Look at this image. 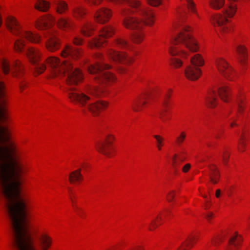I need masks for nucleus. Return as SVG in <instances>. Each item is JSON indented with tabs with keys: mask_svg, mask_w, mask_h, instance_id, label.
I'll return each mask as SVG.
<instances>
[{
	"mask_svg": "<svg viewBox=\"0 0 250 250\" xmlns=\"http://www.w3.org/2000/svg\"><path fill=\"white\" fill-rule=\"evenodd\" d=\"M46 62L51 67L54 76H62L67 74V83L69 86L66 92L71 101L78 104L83 113L90 112L97 116L107 105L105 102L95 101L92 97H98L105 95L106 90L101 86L88 87L85 93L78 91L71 85H76L83 78L82 72L77 68H73L71 62L65 60L61 62L57 58L49 57Z\"/></svg>",
	"mask_w": 250,
	"mask_h": 250,
	"instance_id": "f257e3e1",
	"label": "nucleus"
},
{
	"mask_svg": "<svg viewBox=\"0 0 250 250\" xmlns=\"http://www.w3.org/2000/svg\"><path fill=\"white\" fill-rule=\"evenodd\" d=\"M114 2H124L127 3L131 8L134 9L136 12L141 16V19L131 16L132 10L127 9L124 10L123 15L124 17V25L128 29H136L132 34L131 40L136 43L141 42L144 35L142 29L145 25H151L154 22V16L150 10L145 8L141 5L139 1L135 0H110Z\"/></svg>",
	"mask_w": 250,
	"mask_h": 250,
	"instance_id": "f03ea898",
	"label": "nucleus"
},
{
	"mask_svg": "<svg viewBox=\"0 0 250 250\" xmlns=\"http://www.w3.org/2000/svg\"><path fill=\"white\" fill-rule=\"evenodd\" d=\"M171 42L173 45H178V46H171L169 49V53L172 57L170 63L176 67L181 66L182 62L180 60L175 58V56L185 57L187 55V53L183 50L180 45L185 46L192 52L197 51L198 49L196 41L189 33V27L186 26L182 28L177 36L172 37Z\"/></svg>",
	"mask_w": 250,
	"mask_h": 250,
	"instance_id": "7ed1b4c3",
	"label": "nucleus"
},
{
	"mask_svg": "<svg viewBox=\"0 0 250 250\" xmlns=\"http://www.w3.org/2000/svg\"><path fill=\"white\" fill-rule=\"evenodd\" d=\"M7 27L9 30L19 36L15 42V49L17 51H22V47L24 45V40L34 43L40 42L41 36L39 35L30 31H24L20 29V25L17 21L14 18H10L7 21Z\"/></svg>",
	"mask_w": 250,
	"mask_h": 250,
	"instance_id": "20e7f679",
	"label": "nucleus"
},
{
	"mask_svg": "<svg viewBox=\"0 0 250 250\" xmlns=\"http://www.w3.org/2000/svg\"><path fill=\"white\" fill-rule=\"evenodd\" d=\"M237 5L235 3H230L224 10L223 14H217L212 17V24L218 27L220 33L223 36L230 32L231 25L229 23L227 18H231L236 12Z\"/></svg>",
	"mask_w": 250,
	"mask_h": 250,
	"instance_id": "39448f33",
	"label": "nucleus"
},
{
	"mask_svg": "<svg viewBox=\"0 0 250 250\" xmlns=\"http://www.w3.org/2000/svg\"><path fill=\"white\" fill-rule=\"evenodd\" d=\"M111 66L103 62H97L95 65H88L87 69L89 73L95 75L94 78L99 83H110L115 80L114 76L107 70Z\"/></svg>",
	"mask_w": 250,
	"mask_h": 250,
	"instance_id": "423d86ee",
	"label": "nucleus"
},
{
	"mask_svg": "<svg viewBox=\"0 0 250 250\" xmlns=\"http://www.w3.org/2000/svg\"><path fill=\"white\" fill-rule=\"evenodd\" d=\"M218 95L222 100L225 102H228L231 96V90L226 85H221L216 88L210 89L206 97V103L210 107H214L216 106V100Z\"/></svg>",
	"mask_w": 250,
	"mask_h": 250,
	"instance_id": "0eeeda50",
	"label": "nucleus"
},
{
	"mask_svg": "<svg viewBox=\"0 0 250 250\" xmlns=\"http://www.w3.org/2000/svg\"><path fill=\"white\" fill-rule=\"evenodd\" d=\"M26 55L30 62L33 64L35 72L38 74L42 73L45 70L46 66L43 63L39 62L41 54L39 50L33 47L29 48L27 50Z\"/></svg>",
	"mask_w": 250,
	"mask_h": 250,
	"instance_id": "6e6552de",
	"label": "nucleus"
},
{
	"mask_svg": "<svg viewBox=\"0 0 250 250\" xmlns=\"http://www.w3.org/2000/svg\"><path fill=\"white\" fill-rule=\"evenodd\" d=\"M215 64L219 72L226 79L232 80L234 75L232 67L227 61L222 58H218L215 60Z\"/></svg>",
	"mask_w": 250,
	"mask_h": 250,
	"instance_id": "1a4fd4ad",
	"label": "nucleus"
},
{
	"mask_svg": "<svg viewBox=\"0 0 250 250\" xmlns=\"http://www.w3.org/2000/svg\"><path fill=\"white\" fill-rule=\"evenodd\" d=\"M114 33V30L111 26L104 27L101 31L100 36L94 39L89 42L91 47H100L105 42V38L111 37Z\"/></svg>",
	"mask_w": 250,
	"mask_h": 250,
	"instance_id": "9d476101",
	"label": "nucleus"
},
{
	"mask_svg": "<svg viewBox=\"0 0 250 250\" xmlns=\"http://www.w3.org/2000/svg\"><path fill=\"white\" fill-rule=\"evenodd\" d=\"M46 39V47L50 51H54L60 47V42L56 37V33L52 30H48L44 33Z\"/></svg>",
	"mask_w": 250,
	"mask_h": 250,
	"instance_id": "9b49d317",
	"label": "nucleus"
},
{
	"mask_svg": "<svg viewBox=\"0 0 250 250\" xmlns=\"http://www.w3.org/2000/svg\"><path fill=\"white\" fill-rule=\"evenodd\" d=\"M94 11L95 19L97 22L100 23H104L107 22L112 15L110 10L105 7L97 8Z\"/></svg>",
	"mask_w": 250,
	"mask_h": 250,
	"instance_id": "f8f14e48",
	"label": "nucleus"
},
{
	"mask_svg": "<svg viewBox=\"0 0 250 250\" xmlns=\"http://www.w3.org/2000/svg\"><path fill=\"white\" fill-rule=\"evenodd\" d=\"M113 140V137L108 135L104 141L98 143L96 145L98 151L107 157H110L111 155L110 146Z\"/></svg>",
	"mask_w": 250,
	"mask_h": 250,
	"instance_id": "ddd939ff",
	"label": "nucleus"
},
{
	"mask_svg": "<svg viewBox=\"0 0 250 250\" xmlns=\"http://www.w3.org/2000/svg\"><path fill=\"white\" fill-rule=\"evenodd\" d=\"M109 58L115 62L126 63L131 61V59L124 53H120L113 49H110L107 52Z\"/></svg>",
	"mask_w": 250,
	"mask_h": 250,
	"instance_id": "4468645a",
	"label": "nucleus"
},
{
	"mask_svg": "<svg viewBox=\"0 0 250 250\" xmlns=\"http://www.w3.org/2000/svg\"><path fill=\"white\" fill-rule=\"evenodd\" d=\"M201 74V71L199 67L189 65L185 70V75L187 79L191 81L197 80Z\"/></svg>",
	"mask_w": 250,
	"mask_h": 250,
	"instance_id": "2eb2a0df",
	"label": "nucleus"
},
{
	"mask_svg": "<svg viewBox=\"0 0 250 250\" xmlns=\"http://www.w3.org/2000/svg\"><path fill=\"white\" fill-rule=\"evenodd\" d=\"M55 22L54 18L51 15H48L39 20L37 23V27L41 29H48Z\"/></svg>",
	"mask_w": 250,
	"mask_h": 250,
	"instance_id": "dca6fc26",
	"label": "nucleus"
},
{
	"mask_svg": "<svg viewBox=\"0 0 250 250\" xmlns=\"http://www.w3.org/2000/svg\"><path fill=\"white\" fill-rule=\"evenodd\" d=\"M82 55V52L78 49L73 48L69 45L65 47L62 51V55L63 57H68L73 59L79 58Z\"/></svg>",
	"mask_w": 250,
	"mask_h": 250,
	"instance_id": "f3484780",
	"label": "nucleus"
},
{
	"mask_svg": "<svg viewBox=\"0 0 250 250\" xmlns=\"http://www.w3.org/2000/svg\"><path fill=\"white\" fill-rule=\"evenodd\" d=\"M148 97L149 93L146 92L143 95L136 99L132 104L133 110L135 111L141 110L144 105L146 103V100Z\"/></svg>",
	"mask_w": 250,
	"mask_h": 250,
	"instance_id": "a211bd4d",
	"label": "nucleus"
},
{
	"mask_svg": "<svg viewBox=\"0 0 250 250\" xmlns=\"http://www.w3.org/2000/svg\"><path fill=\"white\" fill-rule=\"evenodd\" d=\"M52 243L51 238L47 234H42L39 238V247L41 250H48Z\"/></svg>",
	"mask_w": 250,
	"mask_h": 250,
	"instance_id": "6ab92c4d",
	"label": "nucleus"
},
{
	"mask_svg": "<svg viewBox=\"0 0 250 250\" xmlns=\"http://www.w3.org/2000/svg\"><path fill=\"white\" fill-rule=\"evenodd\" d=\"M53 7L59 14H62L68 9L67 4L61 0H53L52 2Z\"/></svg>",
	"mask_w": 250,
	"mask_h": 250,
	"instance_id": "aec40b11",
	"label": "nucleus"
},
{
	"mask_svg": "<svg viewBox=\"0 0 250 250\" xmlns=\"http://www.w3.org/2000/svg\"><path fill=\"white\" fill-rule=\"evenodd\" d=\"M236 51L238 55V60L242 65L245 64L247 58V52L246 48L241 45H237Z\"/></svg>",
	"mask_w": 250,
	"mask_h": 250,
	"instance_id": "412c9836",
	"label": "nucleus"
},
{
	"mask_svg": "<svg viewBox=\"0 0 250 250\" xmlns=\"http://www.w3.org/2000/svg\"><path fill=\"white\" fill-rule=\"evenodd\" d=\"M170 92L171 90L169 89L168 91L165 94V98L162 104L163 108L159 112L160 118L163 121H165V117L166 116V113L167 112V110L165 108L168 106V100L170 97Z\"/></svg>",
	"mask_w": 250,
	"mask_h": 250,
	"instance_id": "4be33fe9",
	"label": "nucleus"
},
{
	"mask_svg": "<svg viewBox=\"0 0 250 250\" xmlns=\"http://www.w3.org/2000/svg\"><path fill=\"white\" fill-rule=\"evenodd\" d=\"M209 173L208 176L210 181L213 184H217L219 180L220 173L217 167L214 165L209 167Z\"/></svg>",
	"mask_w": 250,
	"mask_h": 250,
	"instance_id": "5701e85b",
	"label": "nucleus"
},
{
	"mask_svg": "<svg viewBox=\"0 0 250 250\" xmlns=\"http://www.w3.org/2000/svg\"><path fill=\"white\" fill-rule=\"evenodd\" d=\"M241 241V236L237 233L232 236L229 240V246L226 250H235Z\"/></svg>",
	"mask_w": 250,
	"mask_h": 250,
	"instance_id": "b1692460",
	"label": "nucleus"
},
{
	"mask_svg": "<svg viewBox=\"0 0 250 250\" xmlns=\"http://www.w3.org/2000/svg\"><path fill=\"white\" fill-rule=\"evenodd\" d=\"M57 23L59 28L64 30L70 28L72 25V21L64 17L59 18Z\"/></svg>",
	"mask_w": 250,
	"mask_h": 250,
	"instance_id": "393cba45",
	"label": "nucleus"
},
{
	"mask_svg": "<svg viewBox=\"0 0 250 250\" xmlns=\"http://www.w3.org/2000/svg\"><path fill=\"white\" fill-rule=\"evenodd\" d=\"M190 63L191 65L199 67L203 65L204 61L200 54H197L191 57Z\"/></svg>",
	"mask_w": 250,
	"mask_h": 250,
	"instance_id": "a878e982",
	"label": "nucleus"
},
{
	"mask_svg": "<svg viewBox=\"0 0 250 250\" xmlns=\"http://www.w3.org/2000/svg\"><path fill=\"white\" fill-rule=\"evenodd\" d=\"M185 158L182 156H179L177 154H174L172 158V166L175 172L179 167L180 163L183 162Z\"/></svg>",
	"mask_w": 250,
	"mask_h": 250,
	"instance_id": "bb28decb",
	"label": "nucleus"
},
{
	"mask_svg": "<svg viewBox=\"0 0 250 250\" xmlns=\"http://www.w3.org/2000/svg\"><path fill=\"white\" fill-rule=\"evenodd\" d=\"M81 169L72 172L69 176V181L71 183L79 181L83 178V176L81 173Z\"/></svg>",
	"mask_w": 250,
	"mask_h": 250,
	"instance_id": "cd10ccee",
	"label": "nucleus"
},
{
	"mask_svg": "<svg viewBox=\"0 0 250 250\" xmlns=\"http://www.w3.org/2000/svg\"><path fill=\"white\" fill-rule=\"evenodd\" d=\"M50 7V3L48 1L39 0H38L35 5V7L41 11L45 12L47 11Z\"/></svg>",
	"mask_w": 250,
	"mask_h": 250,
	"instance_id": "c85d7f7f",
	"label": "nucleus"
},
{
	"mask_svg": "<svg viewBox=\"0 0 250 250\" xmlns=\"http://www.w3.org/2000/svg\"><path fill=\"white\" fill-rule=\"evenodd\" d=\"M209 3L212 8L219 9L224 5L225 0H209Z\"/></svg>",
	"mask_w": 250,
	"mask_h": 250,
	"instance_id": "c756f323",
	"label": "nucleus"
},
{
	"mask_svg": "<svg viewBox=\"0 0 250 250\" xmlns=\"http://www.w3.org/2000/svg\"><path fill=\"white\" fill-rule=\"evenodd\" d=\"M23 67L21 62L19 61L14 62L12 67V71L13 75L18 72L21 73Z\"/></svg>",
	"mask_w": 250,
	"mask_h": 250,
	"instance_id": "7c9ffc66",
	"label": "nucleus"
},
{
	"mask_svg": "<svg viewBox=\"0 0 250 250\" xmlns=\"http://www.w3.org/2000/svg\"><path fill=\"white\" fill-rule=\"evenodd\" d=\"M115 45L118 47L123 49L129 48V44L123 38L120 37L117 39L115 43Z\"/></svg>",
	"mask_w": 250,
	"mask_h": 250,
	"instance_id": "2f4dec72",
	"label": "nucleus"
},
{
	"mask_svg": "<svg viewBox=\"0 0 250 250\" xmlns=\"http://www.w3.org/2000/svg\"><path fill=\"white\" fill-rule=\"evenodd\" d=\"M195 237L194 236H188L184 242L181 244L183 250H187V248H191L192 246Z\"/></svg>",
	"mask_w": 250,
	"mask_h": 250,
	"instance_id": "473e14b6",
	"label": "nucleus"
},
{
	"mask_svg": "<svg viewBox=\"0 0 250 250\" xmlns=\"http://www.w3.org/2000/svg\"><path fill=\"white\" fill-rule=\"evenodd\" d=\"M85 13L84 9L81 7L77 6L73 9V15L76 18H82Z\"/></svg>",
	"mask_w": 250,
	"mask_h": 250,
	"instance_id": "72a5a7b5",
	"label": "nucleus"
},
{
	"mask_svg": "<svg viewBox=\"0 0 250 250\" xmlns=\"http://www.w3.org/2000/svg\"><path fill=\"white\" fill-rule=\"evenodd\" d=\"M245 137V133L244 131H243L242 134L241 135L239 142V146L238 147V149L240 152H243L245 150V144L244 143V141Z\"/></svg>",
	"mask_w": 250,
	"mask_h": 250,
	"instance_id": "f704fd0d",
	"label": "nucleus"
},
{
	"mask_svg": "<svg viewBox=\"0 0 250 250\" xmlns=\"http://www.w3.org/2000/svg\"><path fill=\"white\" fill-rule=\"evenodd\" d=\"M236 104L237 106V111L240 114H241L244 108V100L241 97H238L236 100Z\"/></svg>",
	"mask_w": 250,
	"mask_h": 250,
	"instance_id": "c9c22d12",
	"label": "nucleus"
},
{
	"mask_svg": "<svg viewBox=\"0 0 250 250\" xmlns=\"http://www.w3.org/2000/svg\"><path fill=\"white\" fill-rule=\"evenodd\" d=\"M186 137V133L184 132H182L180 135L176 137L175 142L176 144L180 146L184 142Z\"/></svg>",
	"mask_w": 250,
	"mask_h": 250,
	"instance_id": "e433bc0d",
	"label": "nucleus"
},
{
	"mask_svg": "<svg viewBox=\"0 0 250 250\" xmlns=\"http://www.w3.org/2000/svg\"><path fill=\"white\" fill-rule=\"evenodd\" d=\"M93 30L92 27L90 25H85L82 29V32L85 36H89Z\"/></svg>",
	"mask_w": 250,
	"mask_h": 250,
	"instance_id": "4c0bfd02",
	"label": "nucleus"
},
{
	"mask_svg": "<svg viewBox=\"0 0 250 250\" xmlns=\"http://www.w3.org/2000/svg\"><path fill=\"white\" fill-rule=\"evenodd\" d=\"M2 68L3 73L5 74H7L10 70V66L9 63L6 61L2 62Z\"/></svg>",
	"mask_w": 250,
	"mask_h": 250,
	"instance_id": "58836bf2",
	"label": "nucleus"
},
{
	"mask_svg": "<svg viewBox=\"0 0 250 250\" xmlns=\"http://www.w3.org/2000/svg\"><path fill=\"white\" fill-rule=\"evenodd\" d=\"M153 137L156 140L157 147L158 149L160 150L161 149V146L163 145L164 139L161 136L157 135H154Z\"/></svg>",
	"mask_w": 250,
	"mask_h": 250,
	"instance_id": "ea45409f",
	"label": "nucleus"
},
{
	"mask_svg": "<svg viewBox=\"0 0 250 250\" xmlns=\"http://www.w3.org/2000/svg\"><path fill=\"white\" fill-rule=\"evenodd\" d=\"M159 220H162V217L157 216L156 218L152 220L150 224V227L149 228V229L150 230H152L154 229H155L156 228H157L158 226V225L157 224V222L159 221Z\"/></svg>",
	"mask_w": 250,
	"mask_h": 250,
	"instance_id": "a19ab883",
	"label": "nucleus"
},
{
	"mask_svg": "<svg viewBox=\"0 0 250 250\" xmlns=\"http://www.w3.org/2000/svg\"><path fill=\"white\" fill-rule=\"evenodd\" d=\"M186 1L188 9L192 12H195V4L192 0H186Z\"/></svg>",
	"mask_w": 250,
	"mask_h": 250,
	"instance_id": "79ce46f5",
	"label": "nucleus"
},
{
	"mask_svg": "<svg viewBox=\"0 0 250 250\" xmlns=\"http://www.w3.org/2000/svg\"><path fill=\"white\" fill-rule=\"evenodd\" d=\"M148 3L151 5L157 6L161 4V0H147Z\"/></svg>",
	"mask_w": 250,
	"mask_h": 250,
	"instance_id": "37998d69",
	"label": "nucleus"
},
{
	"mask_svg": "<svg viewBox=\"0 0 250 250\" xmlns=\"http://www.w3.org/2000/svg\"><path fill=\"white\" fill-rule=\"evenodd\" d=\"M103 0H88L89 4L92 6H98Z\"/></svg>",
	"mask_w": 250,
	"mask_h": 250,
	"instance_id": "c03bdc74",
	"label": "nucleus"
},
{
	"mask_svg": "<svg viewBox=\"0 0 250 250\" xmlns=\"http://www.w3.org/2000/svg\"><path fill=\"white\" fill-rule=\"evenodd\" d=\"M73 42L75 45H80L82 43L83 40L80 37L76 36L73 38Z\"/></svg>",
	"mask_w": 250,
	"mask_h": 250,
	"instance_id": "a18cd8bd",
	"label": "nucleus"
},
{
	"mask_svg": "<svg viewBox=\"0 0 250 250\" xmlns=\"http://www.w3.org/2000/svg\"><path fill=\"white\" fill-rule=\"evenodd\" d=\"M229 155L227 151H224L222 155L223 161L224 164H226L229 158Z\"/></svg>",
	"mask_w": 250,
	"mask_h": 250,
	"instance_id": "49530a36",
	"label": "nucleus"
},
{
	"mask_svg": "<svg viewBox=\"0 0 250 250\" xmlns=\"http://www.w3.org/2000/svg\"><path fill=\"white\" fill-rule=\"evenodd\" d=\"M174 191H171L168 193L167 196V200L168 202H171L174 197Z\"/></svg>",
	"mask_w": 250,
	"mask_h": 250,
	"instance_id": "de8ad7c7",
	"label": "nucleus"
},
{
	"mask_svg": "<svg viewBox=\"0 0 250 250\" xmlns=\"http://www.w3.org/2000/svg\"><path fill=\"white\" fill-rule=\"evenodd\" d=\"M191 166L189 164H186L182 168V171L184 172H187L190 169Z\"/></svg>",
	"mask_w": 250,
	"mask_h": 250,
	"instance_id": "09e8293b",
	"label": "nucleus"
},
{
	"mask_svg": "<svg viewBox=\"0 0 250 250\" xmlns=\"http://www.w3.org/2000/svg\"><path fill=\"white\" fill-rule=\"evenodd\" d=\"M222 131L221 129H217L214 133V136L216 138H219Z\"/></svg>",
	"mask_w": 250,
	"mask_h": 250,
	"instance_id": "8fccbe9b",
	"label": "nucleus"
},
{
	"mask_svg": "<svg viewBox=\"0 0 250 250\" xmlns=\"http://www.w3.org/2000/svg\"><path fill=\"white\" fill-rule=\"evenodd\" d=\"M231 122L230 125L231 127H233L234 125H237V124L235 123L236 119L234 118L230 119Z\"/></svg>",
	"mask_w": 250,
	"mask_h": 250,
	"instance_id": "3c124183",
	"label": "nucleus"
},
{
	"mask_svg": "<svg viewBox=\"0 0 250 250\" xmlns=\"http://www.w3.org/2000/svg\"><path fill=\"white\" fill-rule=\"evenodd\" d=\"M128 250H144L141 247L138 246L129 249Z\"/></svg>",
	"mask_w": 250,
	"mask_h": 250,
	"instance_id": "603ef678",
	"label": "nucleus"
},
{
	"mask_svg": "<svg viewBox=\"0 0 250 250\" xmlns=\"http://www.w3.org/2000/svg\"><path fill=\"white\" fill-rule=\"evenodd\" d=\"M213 216V213L211 212L208 213L206 215V218L209 221L211 217Z\"/></svg>",
	"mask_w": 250,
	"mask_h": 250,
	"instance_id": "864d4df0",
	"label": "nucleus"
},
{
	"mask_svg": "<svg viewBox=\"0 0 250 250\" xmlns=\"http://www.w3.org/2000/svg\"><path fill=\"white\" fill-rule=\"evenodd\" d=\"M221 193V190L219 189L216 190L215 196L217 198H219L220 197Z\"/></svg>",
	"mask_w": 250,
	"mask_h": 250,
	"instance_id": "5fc2aeb1",
	"label": "nucleus"
},
{
	"mask_svg": "<svg viewBox=\"0 0 250 250\" xmlns=\"http://www.w3.org/2000/svg\"><path fill=\"white\" fill-rule=\"evenodd\" d=\"M73 207H74V208L75 209V210L77 212H78L80 209L81 208H80L79 207H78L76 205H73Z\"/></svg>",
	"mask_w": 250,
	"mask_h": 250,
	"instance_id": "6e6d98bb",
	"label": "nucleus"
},
{
	"mask_svg": "<svg viewBox=\"0 0 250 250\" xmlns=\"http://www.w3.org/2000/svg\"><path fill=\"white\" fill-rule=\"evenodd\" d=\"M96 57L99 59V60L101 61L102 59V56L100 53H98L96 54Z\"/></svg>",
	"mask_w": 250,
	"mask_h": 250,
	"instance_id": "4d7b16f0",
	"label": "nucleus"
},
{
	"mask_svg": "<svg viewBox=\"0 0 250 250\" xmlns=\"http://www.w3.org/2000/svg\"><path fill=\"white\" fill-rule=\"evenodd\" d=\"M77 213L80 217H83V211H82L81 209L78 212H77Z\"/></svg>",
	"mask_w": 250,
	"mask_h": 250,
	"instance_id": "13d9d810",
	"label": "nucleus"
},
{
	"mask_svg": "<svg viewBox=\"0 0 250 250\" xmlns=\"http://www.w3.org/2000/svg\"><path fill=\"white\" fill-rule=\"evenodd\" d=\"M217 243H218V240H213L212 241L213 244L215 246L217 244Z\"/></svg>",
	"mask_w": 250,
	"mask_h": 250,
	"instance_id": "bf43d9fd",
	"label": "nucleus"
},
{
	"mask_svg": "<svg viewBox=\"0 0 250 250\" xmlns=\"http://www.w3.org/2000/svg\"><path fill=\"white\" fill-rule=\"evenodd\" d=\"M25 85V83H23L21 84L20 85L21 89L23 88Z\"/></svg>",
	"mask_w": 250,
	"mask_h": 250,
	"instance_id": "052dcab7",
	"label": "nucleus"
},
{
	"mask_svg": "<svg viewBox=\"0 0 250 250\" xmlns=\"http://www.w3.org/2000/svg\"><path fill=\"white\" fill-rule=\"evenodd\" d=\"M70 200H71V202L72 203L73 206L75 205H74V201H73V199L71 197H70Z\"/></svg>",
	"mask_w": 250,
	"mask_h": 250,
	"instance_id": "680f3d73",
	"label": "nucleus"
},
{
	"mask_svg": "<svg viewBox=\"0 0 250 250\" xmlns=\"http://www.w3.org/2000/svg\"><path fill=\"white\" fill-rule=\"evenodd\" d=\"M248 224H249V225H250V217L249 218Z\"/></svg>",
	"mask_w": 250,
	"mask_h": 250,
	"instance_id": "e2e57ef3",
	"label": "nucleus"
},
{
	"mask_svg": "<svg viewBox=\"0 0 250 250\" xmlns=\"http://www.w3.org/2000/svg\"><path fill=\"white\" fill-rule=\"evenodd\" d=\"M69 192L70 194L72 193V192L71 190H70V189H69Z\"/></svg>",
	"mask_w": 250,
	"mask_h": 250,
	"instance_id": "0e129e2a",
	"label": "nucleus"
},
{
	"mask_svg": "<svg viewBox=\"0 0 250 250\" xmlns=\"http://www.w3.org/2000/svg\"><path fill=\"white\" fill-rule=\"evenodd\" d=\"M205 198H207V196H203Z\"/></svg>",
	"mask_w": 250,
	"mask_h": 250,
	"instance_id": "69168bd1",
	"label": "nucleus"
},
{
	"mask_svg": "<svg viewBox=\"0 0 250 250\" xmlns=\"http://www.w3.org/2000/svg\"><path fill=\"white\" fill-rule=\"evenodd\" d=\"M166 211H167V212H169V211L168 210H166Z\"/></svg>",
	"mask_w": 250,
	"mask_h": 250,
	"instance_id": "338daca9",
	"label": "nucleus"
}]
</instances>
